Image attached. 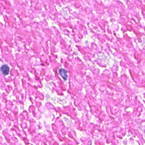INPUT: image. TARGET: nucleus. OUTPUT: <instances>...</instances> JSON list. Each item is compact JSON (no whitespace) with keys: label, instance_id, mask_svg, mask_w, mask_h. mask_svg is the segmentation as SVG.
<instances>
[{"label":"nucleus","instance_id":"3","mask_svg":"<svg viewBox=\"0 0 145 145\" xmlns=\"http://www.w3.org/2000/svg\"><path fill=\"white\" fill-rule=\"evenodd\" d=\"M45 105L48 109L52 108L53 107V105L51 103H46Z\"/></svg>","mask_w":145,"mask_h":145},{"label":"nucleus","instance_id":"7","mask_svg":"<svg viewBox=\"0 0 145 145\" xmlns=\"http://www.w3.org/2000/svg\"><path fill=\"white\" fill-rule=\"evenodd\" d=\"M38 128L39 129H41L42 128V127L40 126V125H38Z\"/></svg>","mask_w":145,"mask_h":145},{"label":"nucleus","instance_id":"6","mask_svg":"<svg viewBox=\"0 0 145 145\" xmlns=\"http://www.w3.org/2000/svg\"><path fill=\"white\" fill-rule=\"evenodd\" d=\"M123 142L124 144H127V140H124L123 141Z\"/></svg>","mask_w":145,"mask_h":145},{"label":"nucleus","instance_id":"1","mask_svg":"<svg viewBox=\"0 0 145 145\" xmlns=\"http://www.w3.org/2000/svg\"><path fill=\"white\" fill-rule=\"evenodd\" d=\"M67 72V71L64 69H60L59 70V74L65 81L67 80L68 78Z\"/></svg>","mask_w":145,"mask_h":145},{"label":"nucleus","instance_id":"4","mask_svg":"<svg viewBox=\"0 0 145 145\" xmlns=\"http://www.w3.org/2000/svg\"><path fill=\"white\" fill-rule=\"evenodd\" d=\"M38 97L41 100H43L44 98V95L41 93H40L39 96Z\"/></svg>","mask_w":145,"mask_h":145},{"label":"nucleus","instance_id":"2","mask_svg":"<svg viewBox=\"0 0 145 145\" xmlns=\"http://www.w3.org/2000/svg\"><path fill=\"white\" fill-rule=\"evenodd\" d=\"M9 68L7 65H4L1 67L0 71L3 75H7L9 73Z\"/></svg>","mask_w":145,"mask_h":145},{"label":"nucleus","instance_id":"5","mask_svg":"<svg viewBox=\"0 0 145 145\" xmlns=\"http://www.w3.org/2000/svg\"><path fill=\"white\" fill-rule=\"evenodd\" d=\"M36 105L38 107H40L41 105V103L40 102H37L36 103Z\"/></svg>","mask_w":145,"mask_h":145}]
</instances>
